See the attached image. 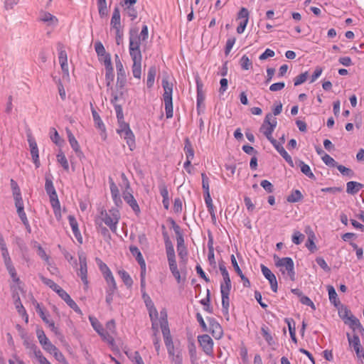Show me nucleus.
Listing matches in <instances>:
<instances>
[{
	"instance_id": "57",
	"label": "nucleus",
	"mask_w": 364,
	"mask_h": 364,
	"mask_svg": "<svg viewBox=\"0 0 364 364\" xmlns=\"http://www.w3.org/2000/svg\"><path fill=\"white\" fill-rule=\"evenodd\" d=\"M168 222H169L171 224V228H173L176 235L183 234L181 227L175 222L173 219L170 218L168 219Z\"/></svg>"
},
{
	"instance_id": "54",
	"label": "nucleus",
	"mask_w": 364,
	"mask_h": 364,
	"mask_svg": "<svg viewBox=\"0 0 364 364\" xmlns=\"http://www.w3.org/2000/svg\"><path fill=\"white\" fill-rule=\"evenodd\" d=\"M336 168L344 176H348L350 177H353L354 175V172L350 168H346V166H344L343 165L337 164Z\"/></svg>"
},
{
	"instance_id": "42",
	"label": "nucleus",
	"mask_w": 364,
	"mask_h": 364,
	"mask_svg": "<svg viewBox=\"0 0 364 364\" xmlns=\"http://www.w3.org/2000/svg\"><path fill=\"white\" fill-rule=\"evenodd\" d=\"M118 274L119 275L120 278L124 282V284L127 286L128 287H130L132 284L133 281L131 278L130 275L124 269H120L118 271Z\"/></svg>"
},
{
	"instance_id": "27",
	"label": "nucleus",
	"mask_w": 364,
	"mask_h": 364,
	"mask_svg": "<svg viewBox=\"0 0 364 364\" xmlns=\"http://www.w3.org/2000/svg\"><path fill=\"white\" fill-rule=\"evenodd\" d=\"M58 296L74 311L76 312L80 311V309L77 304L71 299L70 295L64 289L60 291Z\"/></svg>"
},
{
	"instance_id": "30",
	"label": "nucleus",
	"mask_w": 364,
	"mask_h": 364,
	"mask_svg": "<svg viewBox=\"0 0 364 364\" xmlns=\"http://www.w3.org/2000/svg\"><path fill=\"white\" fill-rule=\"evenodd\" d=\"M17 213L23 225H27V216L24 211L23 201L18 200L15 202Z\"/></svg>"
},
{
	"instance_id": "19",
	"label": "nucleus",
	"mask_w": 364,
	"mask_h": 364,
	"mask_svg": "<svg viewBox=\"0 0 364 364\" xmlns=\"http://www.w3.org/2000/svg\"><path fill=\"white\" fill-rule=\"evenodd\" d=\"M110 26L115 31H123V26L121 24L120 11L117 7H115L113 11Z\"/></svg>"
},
{
	"instance_id": "41",
	"label": "nucleus",
	"mask_w": 364,
	"mask_h": 364,
	"mask_svg": "<svg viewBox=\"0 0 364 364\" xmlns=\"http://www.w3.org/2000/svg\"><path fill=\"white\" fill-rule=\"evenodd\" d=\"M45 190L47 194H53V192H56L53 183L52 176L50 174L46 175Z\"/></svg>"
},
{
	"instance_id": "60",
	"label": "nucleus",
	"mask_w": 364,
	"mask_h": 364,
	"mask_svg": "<svg viewBox=\"0 0 364 364\" xmlns=\"http://www.w3.org/2000/svg\"><path fill=\"white\" fill-rule=\"evenodd\" d=\"M235 38H230L226 41L225 48V55H228L232 50L235 43Z\"/></svg>"
},
{
	"instance_id": "52",
	"label": "nucleus",
	"mask_w": 364,
	"mask_h": 364,
	"mask_svg": "<svg viewBox=\"0 0 364 364\" xmlns=\"http://www.w3.org/2000/svg\"><path fill=\"white\" fill-rule=\"evenodd\" d=\"M305 235L299 231H295L292 235L291 240L294 244L299 245L303 242Z\"/></svg>"
},
{
	"instance_id": "34",
	"label": "nucleus",
	"mask_w": 364,
	"mask_h": 364,
	"mask_svg": "<svg viewBox=\"0 0 364 364\" xmlns=\"http://www.w3.org/2000/svg\"><path fill=\"white\" fill-rule=\"evenodd\" d=\"M156 75V68L154 65L149 68L147 73L146 85L148 88H151L154 83L155 77Z\"/></svg>"
},
{
	"instance_id": "38",
	"label": "nucleus",
	"mask_w": 364,
	"mask_h": 364,
	"mask_svg": "<svg viewBox=\"0 0 364 364\" xmlns=\"http://www.w3.org/2000/svg\"><path fill=\"white\" fill-rule=\"evenodd\" d=\"M65 131H66L68 141H69V143H70L71 147L77 154L78 152H80V150H79L80 147H79V144H78L77 140L75 139L74 135L73 134V133L68 128H66Z\"/></svg>"
},
{
	"instance_id": "13",
	"label": "nucleus",
	"mask_w": 364,
	"mask_h": 364,
	"mask_svg": "<svg viewBox=\"0 0 364 364\" xmlns=\"http://www.w3.org/2000/svg\"><path fill=\"white\" fill-rule=\"evenodd\" d=\"M28 142L30 147V152L32 157L33 162L35 164L36 168H39L41 166L38 154V148L36 140L33 138L31 134L28 135Z\"/></svg>"
},
{
	"instance_id": "1",
	"label": "nucleus",
	"mask_w": 364,
	"mask_h": 364,
	"mask_svg": "<svg viewBox=\"0 0 364 364\" xmlns=\"http://www.w3.org/2000/svg\"><path fill=\"white\" fill-rule=\"evenodd\" d=\"M181 260L178 265L177 264L175 252H167V259L169 269L178 284L186 281L188 260V252H179L178 254Z\"/></svg>"
},
{
	"instance_id": "10",
	"label": "nucleus",
	"mask_w": 364,
	"mask_h": 364,
	"mask_svg": "<svg viewBox=\"0 0 364 364\" xmlns=\"http://www.w3.org/2000/svg\"><path fill=\"white\" fill-rule=\"evenodd\" d=\"M271 118H272V114H267L265 117L263 124L259 129V131L267 137L270 143L276 140L272 137V133L277 126L276 119H274L272 122H270Z\"/></svg>"
},
{
	"instance_id": "61",
	"label": "nucleus",
	"mask_w": 364,
	"mask_h": 364,
	"mask_svg": "<svg viewBox=\"0 0 364 364\" xmlns=\"http://www.w3.org/2000/svg\"><path fill=\"white\" fill-rule=\"evenodd\" d=\"M161 328L164 338H166V336H171L169 328L168 326L167 320H165L161 323Z\"/></svg>"
},
{
	"instance_id": "31",
	"label": "nucleus",
	"mask_w": 364,
	"mask_h": 364,
	"mask_svg": "<svg viewBox=\"0 0 364 364\" xmlns=\"http://www.w3.org/2000/svg\"><path fill=\"white\" fill-rule=\"evenodd\" d=\"M328 291L331 303L333 304L337 309H338L340 306H342L340 300L338 299V295L334 287L332 286H328Z\"/></svg>"
},
{
	"instance_id": "64",
	"label": "nucleus",
	"mask_w": 364,
	"mask_h": 364,
	"mask_svg": "<svg viewBox=\"0 0 364 364\" xmlns=\"http://www.w3.org/2000/svg\"><path fill=\"white\" fill-rule=\"evenodd\" d=\"M244 203H245V205L247 209V210L249 212H252L255 208V204L252 202V200L250 197L248 196H245L244 198Z\"/></svg>"
},
{
	"instance_id": "21",
	"label": "nucleus",
	"mask_w": 364,
	"mask_h": 364,
	"mask_svg": "<svg viewBox=\"0 0 364 364\" xmlns=\"http://www.w3.org/2000/svg\"><path fill=\"white\" fill-rule=\"evenodd\" d=\"M275 149L279 153V154L284 159V160L288 163V164L294 167V162L291 157V156L287 152V151L283 147L282 144L279 143L277 140L272 141L271 143Z\"/></svg>"
},
{
	"instance_id": "58",
	"label": "nucleus",
	"mask_w": 364,
	"mask_h": 364,
	"mask_svg": "<svg viewBox=\"0 0 364 364\" xmlns=\"http://www.w3.org/2000/svg\"><path fill=\"white\" fill-rule=\"evenodd\" d=\"M260 186L269 193L274 191L273 185L267 180H262L260 183Z\"/></svg>"
},
{
	"instance_id": "5",
	"label": "nucleus",
	"mask_w": 364,
	"mask_h": 364,
	"mask_svg": "<svg viewBox=\"0 0 364 364\" xmlns=\"http://www.w3.org/2000/svg\"><path fill=\"white\" fill-rule=\"evenodd\" d=\"M161 85L164 89L163 99L165 106L166 117L170 119L173 117V84L170 83L167 78H163Z\"/></svg>"
},
{
	"instance_id": "56",
	"label": "nucleus",
	"mask_w": 364,
	"mask_h": 364,
	"mask_svg": "<svg viewBox=\"0 0 364 364\" xmlns=\"http://www.w3.org/2000/svg\"><path fill=\"white\" fill-rule=\"evenodd\" d=\"M237 18L241 19V21H248V20H249L248 10L245 7L241 8V9L240 10V11L237 14Z\"/></svg>"
},
{
	"instance_id": "35",
	"label": "nucleus",
	"mask_w": 364,
	"mask_h": 364,
	"mask_svg": "<svg viewBox=\"0 0 364 364\" xmlns=\"http://www.w3.org/2000/svg\"><path fill=\"white\" fill-rule=\"evenodd\" d=\"M41 279L43 284L48 286L50 289H52L58 294H60V291L63 290V289L58 284L55 283L52 279H48L43 276L41 277Z\"/></svg>"
},
{
	"instance_id": "29",
	"label": "nucleus",
	"mask_w": 364,
	"mask_h": 364,
	"mask_svg": "<svg viewBox=\"0 0 364 364\" xmlns=\"http://www.w3.org/2000/svg\"><path fill=\"white\" fill-rule=\"evenodd\" d=\"M363 184L356 181H349L346 183V192L348 194L355 195L363 188Z\"/></svg>"
},
{
	"instance_id": "24",
	"label": "nucleus",
	"mask_w": 364,
	"mask_h": 364,
	"mask_svg": "<svg viewBox=\"0 0 364 364\" xmlns=\"http://www.w3.org/2000/svg\"><path fill=\"white\" fill-rule=\"evenodd\" d=\"M133 61L132 71L135 78L140 79L141 75V60L142 57L131 58Z\"/></svg>"
},
{
	"instance_id": "40",
	"label": "nucleus",
	"mask_w": 364,
	"mask_h": 364,
	"mask_svg": "<svg viewBox=\"0 0 364 364\" xmlns=\"http://www.w3.org/2000/svg\"><path fill=\"white\" fill-rule=\"evenodd\" d=\"M303 199V195L299 190H294L291 191V194L287 198L289 203H296Z\"/></svg>"
},
{
	"instance_id": "8",
	"label": "nucleus",
	"mask_w": 364,
	"mask_h": 364,
	"mask_svg": "<svg viewBox=\"0 0 364 364\" xmlns=\"http://www.w3.org/2000/svg\"><path fill=\"white\" fill-rule=\"evenodd\" d=\"M341 307V309L340 307L338 308V314L341 318L347 320L345 321V323H348L354 329H358L360 333L364 332V328L359 320L353 316L346 307H343V306Z\"/></svg>"
},
{
	"instance_id": "37",
	"label": "nucleus",
	"mask_w": 364,
	"mask_h": 364,
	"mask_svg": "<svg viewBox=\"0 0 364 364\" xmlns=\"http://www.w3.org/2000/svg\"><path fill=\"white\" fill-rule=\"evenodd\" d=\"M105 68V80L107 82V85H109L110 83L114 80V68L112 66V63L109 65H104Z\"/></svg>"
},
{
	"instance_id": "43",
	"label": "nucleus",
	"mask_w": 364,
	"mask_h": 364,
	"mask_svg": "<svg viewBox=\"0 0 364 364\" xmlns=\"http://www.w3.org/2000/svg\"><path fill=\"white\" fill-rule=\"evenodd\" d=\"M97 6L99 14L101 17H104L107 15L108 10L106 0H97Z\"/></svg>"
},
{
	"instance_id": "18",
	"label": "nucleus",
	"mask_w": 364,
	"mask_h": 364,
	"mask_svg": "<svg viewBox=\"0 0 364 364\" xmlns=\"http://www.w3.org/2000/svg\"><path fill=\"white\" fill-rule=\"evenodd\" d=\"M209 331L215 339H220L223 334L221 326L214 319L209 318Z\"/></svg>"
},
{
	"instance_id": "32",
	"label": "nucleus",
	"mask_w": 364,
	"mask_h": 364,
	"mask_svg": "<svg viewBox=\"0 0 364 364\" xmlns=\"http://www.w3.org/2000/svg\"><path fill=\"white\" fill-rule=\"evenodd\" d=\"M184 152L186 154V159L193 160L194 158V149L191 141L188 138H186L184 140Z\"/></svg>"
},
{
	"instance_id": "51",
	"label": "nucleus",
	"mask_w": 364,
	"mask_h": 364,
	"mask_svg": "<svg viewBox=\"0 0 364 364\" xmlns=\"http://www.w3.org/2000/svg\"><path fill=\"white\" fill-rule=\"evenodd\" d=\"M57 159L58 163L61 164L65 170H68L69 165L68 160L63 153L60 152L57 155Z\"/></svg>"
},
{
	"instance_id": "4",
	"label": "nucleus",
	"mask_w": 364,
	"mask_h": 364,
	"mask_svg": "<svg viewBox=\"0 0 364 364\" xmlns=\"http://www.w3.org/2000/svg\"><path fill=\"white\" fill-rule=\"evenodd\" d=\"M274 262L276 267L279 268V270L282 274L287 275V277H288L292 282H294L296 280L294 264L291 258H280L277 255H274Z\"/></svg>"
},
{
	"instance_id": "44",
	"label": "nucleus",
	"mask_w": 364,
	"mask_h": 364,
	"mask_svg": "<svg viewBox=\"0 0 364 364\" xmlns=\"http://www.w3.org/2000/svg\"><path fill=\"white\" fill-rule=\"evenodd\" d=\"M58 59L59 63L68 62L67 53L65 50L64 46L61 43H58Z\"/></svg>"
},
{
	"instance_id": "20",
	"label": "nucleus",
	"mask_w": 364,
	"mask_h": 364,
	"mask_svg": "<svg viewBox=\"0 0 364 364\" xmlns=\"http://www.w3.org/2000/svg\"><path fill=\"white\" fill-rule=\"evenodd\" d=\"M92 118L96 128L98 129L100 132L101 139L105 140L107 138L105 126L99 114L95 110H92Z\"/></svg>"
},
{
	"instance_id": "36",
	"label": "nucleus",
	"mask_w": 364,
	"mask_h": 364,
	"mask_svg": "<svg viewBox=\"0 0 364 364\" xmlns=\"http://www.w3.org/2000/svg\"><path fill=\"white\" fill-rule=\"evenodd\" d=\"M38 313L39 314L41 318H42V320L48 325L49 328H50V330L52 331H53L55 333H58V329L57 328L55 327V323L52 320H49L47 316H46L45 313L43 312V311L38 308V310H37Z\"/></svg>"
},
{
	"instance_id": "14",
	"label": "nucleus",
	"mask_w": 364,
	"mask_h": 364,
	"mask_svg": "<svg viewBox=\"0 0 364 364\" xmlns=\"http://www.w3.org/2000/svg\"><path fill=\"white\" fill-rule=\"evenodd\" d=\"M79 260H80V269L77 272V274L80 277L82 281L85 284L86 288L88 287V280L87 277V267L86 262V257L84 252H81L79 255Z\"/></svg>"
},
{
	"instance_id": "28",
	"label": "nucleus",
	"mask_w": 364,
	"mask_h": 364,
	"mask_svg": "<svg viewBox=\"0 0 364 364\" xmlns=\"http://www.w3.org/2000/svg\"><path fill=\"white\" fill-rule=\"evenodd\" d=\"M119 136L124 139L131 151L135 148V137L131 129L126 130Z\"/></svg>"
},
{
	"instance_id": "49",
	"label": "nucleus",
	"mask_w": 364,
	"mask_h": 364,
	"mask_svg": "<svg viewBox=\"0 0 364 364\" xmlns=\"http://www.w3.org/2000/svg\"><path fill=\"white\" fill-rule=\"evenodd\" d=\"M308 78V72H304L299 75H297L294 79V86H298L302 83H304Z\"/></svg>"
},
{
	"instance_id": "23",
	"label": "nucleus",
	"mask_w": 364,
	"mask_h": 364,
	"mask_svg": "<svg viewBox=\"0 0 364 364\" xmlns=\"http://www.w3.org/2000/svg\"><path fill=\"white\" fill-rule=\"evenodd\" d=\"M196 89H197V109H199V107L200 105L203 103L205 100V93L203 92V85L200 80V78L198 77L196 80Z\"/></svg>"
},
{
	"instance_id": "45",
	"label": "nucleus",
	"mask_w": 364,
	"mask_h": 364,
	"mask_svg": "<svg viewBox=\"0 0 364 364\" xmlns=\"http://www.w3.org/2000/svg\"><path fill=\"white\" fill-rule=\"evenodd\" d=\"M261 332L263 338L267 342L269 346H272L274 343V340L272 335L269 332V328L266 326H263L261 328Z\"/></svg>"
},
{
	"instance_id": "48",
	"label": "nucleus",
	"mask_w": 364,
	"mask_h": 364,
	"mask_svg": "<svg viewBox=\"0 0 364 364\" xmlns=\"http://www.w3.org/2000/svg\"><path fill=\"white\" fill-rule=\"evenodd\" d=\"M202 178V187L203 189L204 194L210 193V187H209V178L206 176L205 173H201Z\"/></svg>"
},
{
	"instance_id": "62",
	"label": "nucleus",
	"mask_w": 364,
	"mask_h": 364,
	"mask_svg": "<svg viewBox=\"0 0 364 364\" xmlns=\"http://www.w3.org/2000/svg\"><path fill=\"white\" fill-rule=\"evenodd\" d=\"M300 302L304 305L310 306L313 310L316 309V306L313 301L306 296H302L300 298Z\"/></svg>"
},
{
	"instance_id": "26",
	"label": "nucleus",
	"mask_w": 364,
	"mask_h": 364,
	"mask_svg": "<svg viewBox=\"0 0 364 364\" xmlns=\"http://www.w3.org/2000/svg\"><path fill=\"white\" fill-rule=\"evenodd\" d=\"M115 65H116V69L117 73V81H120L122 82L125 80L126 78V72L124 69L122 63L119 58V57L117 55H115Z\"/></svg>"
},
{
	"instance_id": "3",
	"label": "nucleus",
	"mask_w": 364,
	"mask_h": 364,
	"mask_svg": "<svg viewBox=\"0 0 364 364\" xmlns=\"http://www.w3.org/2000/svg\"><path fill=\"white\" fill-rule=\"evenodd\" d=\"M92 328L100 335L102 341L107 342L109 345H113L114 340L112 334L115 332V322L114 320H110L107 322L106 328H105L102 325L97 321V318H92Z\"/></svg>"
},
{
	"instance_id": "2",
	"label": "nucleus",
	"mask_w": 364,
	"mask_h": 364,
	"mask_svg": "<svg viewBox=\"0 0 364 364\" xmlns=\"http://www.w3.org/2000/svg\"><path fill=\"white\" fill-rule=\"evenodd\" d=\"M98 215L95 218V223L100 226L105 223L112 232H116L117 225L120 219L119 211L117 208H112L108 211L103 208L98 210Z\"/></svg>"
},
{
	"instance_id": "47",
	"label": "nucleus",
	"mask_w": 364,
	"mask_h": 364,
	"mask_svg": "<svg viewBox=\"0 0 364 364\" xmlns=\"http://www.w3.org/2000/svg\"><path fill=\"white\" fill-rule=\"evenodd\" d=\"M321 159L326 165L331 167H336L337 162L328 154H324Z\"/></svg>"
},
{
	"instance_id": "7",
	"label": "nucleus",
	"mask_w": 364,
	"mask_h": 364,
	"mask_svg": "<svg viewBox=\"0 0 364 364\" xmlns=\"http://www.w3.org/2000/svg\"><path fill=\"white\" fill-rule=\"evenodd\" d=\"M121 178L125 187V191L123 193V198L124 201L132 208L133 211L136 215H138L140 213V208L133 195L128 191L130 189L129 182L124 173H121Z\"/></svg>"
},
{
	"instance_id": "17",
	"label": "nucleus",
	"mask_w": 364,
	"mask_h": 364,
	"mask_svg": "<svg viewBox=\"0 0 364 364\" xmlns=\"http://www.w3.org/2000/svg\"><path fill=\"white\" fill-rule=\"evenodd\" d=\"M198 341L207 355H210L213 352V341L208 335L204 334L199 336Z\"/></svg>"
},
{
	"instance_id": "11",
	"label": "nucleus",
	"mask_w": 364,
	"mask_h": 364,
	"mask_svg": "<svg viewBox=\"0 0 364 364\" xmlns=\"http://www.w3.org/2000/svg\"><path fill=\"white\" fill-rule=\"evenodd\" d=\"M95 50L97 53V56L99 62L103 65H109L112 63L111 55L107 52L105 46L100 41H97L95 43Z\"/></svg>"
},
{
	"instance_id": "22",
	"label": "nucleus",
	"mask_w": 364,
	"mask_h": 364,
	"mask_svg": "<svg viewBox=\"0 0 364 364\" xmlns=\"http://www.w3.org/2000/svg\"><path fill=\"white\" fill-rule=\"evenodd\" d=\"M39 20L49 26H55L58 22V18L55 16L46 11L41 12Z\"/></svg>"
},
{
	"instance_id": "59",
	"label": "nucleus",
	"mask_w": 364,
	"mask_h": 364,
	"mask_svg": "<svg viewBox=\"0 0 364 364\" xmlns=\"http://www.w3.org/2000/svg\"><path fill=\"white\" fill-rule=\"evenodd\" d=\"M159 189L161 196H162L163 199L168 198V191L166 185L165 183H161L159 185Z\"/></svg>"
},
{
	"instance_id": "16",
	"label": "nucleus",
	"mask_w": 364,
	"mask_h": 364,
	"mask_svg": "<svg viewBox=\"0 0 364 364\" xmlns=\"http://www.w3.org/2000/svg\"><path fill=\"white\" fill-rule=\"evenodd\" d=\"M112 198L117 207H121L122 200L120 197L119 191L113 178L109 176L108 178Z\"/></svg>"
},
{
	"instance_id": "55",
	"label": "nucleus",
	"mask_w": 364,
	"mask_h": 364,
	"mask_svg": "<svg viewBox=\"0 0 364 364\" xmlns=\"http://www.w3.org/2000/svg\"><path fill=\"white\" fill-rule=\"evenodd\" d=\"M136 254V260L138 262L140 265L141 272H146V262L143 258V256L141 252H135Z\"/></svg>"
},
{
	"instance_id": "50",
	"label": "nucleus",
	"mask_w": 364,
	"mask_h": 364,
	"mask_svg": "<svg viewBox=\"0 0 364 364\" xmlns=\"http://www.w3.org/2000/svg\"><path fill=\"white\" fill-rule=\"evenodd\" d=\"M222 297V311L223 313L228 314V310L230 307L229 295H221Z\"/></svg>"
},
{
	"instance_id": "63",
	"label": "nucleus",
	"mask_w": 364,
	"mask_h": 364,
	"mask_svg": "<svg viewBox=\"0 0 364 364\" xmlns=\"http://www.w3.org/2000/svg\"><path fill=\"white\" fill-rule=\"evenodd\" d=\"M275 55L274 53V51L269 49V48H267L264 52L261 54L259 57V60H266L267 58H272L274 57Z\"/></svg>"
},
{
	"instance_id": "9",
	"label": "nucleus",
	"mask_w": 364,
	"mask_h": 364,
	"mask_svg": "<svg viewBox=\"0 0 364 364\" xmlns=\"http://www.w3.org/2000/svg\"><path fill=\"white\" fill-rule=\"evenodd\" d=\"M95 261L107 283L109 286V291L112 293L117 289V284L110 269L107 264L99 258H96Z\"/></svg>"
},
{
	"instance_id": "15",
	"label": "nucleus",
	"mask_w": 364,
	"mask_h": 364,
	"mask_svg": "<svg viewBox=\"0 0 364 364\" xmlns=\"http://www.w3.org/2000/svg\"><path fill=\"white\" fill-rule=\"evenodd\" d=\"M36 336L40 344L46 351L49 352L55 350V346L49 341L42 329L38 328L36 330Z\"/></svg>"
},
{
	"instance_id": "6",
	"label": "nucleus",
	"mask_w": 364,
	"mask_h": 364,
	"mask_svg": "<svg viewBox=\"0 0 364 364\" xmlns=\"http://www.w3.org/2000/svg\"><path fill=\"white\" fill-rule=\"evenodd\" d=\"M129 52L131 58L142 57L140 45L143 41L138 36V28H131L129 32Z\"/></svg>"
},
{
	"instance_id": "33",
	"label": "nucleus",
	"mask_w": 364,
	"mask_h": 364,
	"mask_svg": "<svg viewBox=\"0 0 364 364\" xmlns=\"http://www.w3.org/2000/svg\"><path fill=\"white\" fill-rule=\"evenodd\" d=\"M298 166L300 167L301 171L311 179L316 180V176L311 170L310 166L302 161H299Z\"/></svg>"
},
{
	"instance_id": "46",
	"label": "nucleus",
	"mask_w": 364,
	"mask_h": 364,
	"mask_svg": "<svg viewBox=\"0 0 364 364\" xmlns=\"http://www.w3.org/2000/svg\"><path fill=\"white\" fill-rule=\"evenodd\" d=\"M147 309H148V311H149V316H150L151 321H152V326H154V322H156L157 318H158V311L156 309V307L154 306V304L152 305L151 307V306H148Z\"/></svg>"
},
{
	"instance_id": "39",
	"label": "nucleus",
	"mask_w": 364,
	"mask_h": 364,
	"mask_svg": "<svg viewBox=\"0 0 364 364\" xmlns=\"http://www.w3.org/2000/svg\"><path fill=\"white\" fill-rule=\"evenodd\" d=\"M68 220L75 236L77 237L78 240H80V239L81 240L82 238L80 237L77 223L75 218L73 215H70L68 216Z\"/></svg>"
},
{
	"instance_id": "53",
	"label": "nucleus",
	"mask_w": 364,
	"mask_h": 364,
	"mask_svg": "<svg viewBox=\"0 0 364 364\" xmlns=\"http://www.w3.org/2000/svg\"><path fill=\"white\" fill-rule=\"evenodd\" d=\"M240 65L243 70H247L252 65V62L247 55H243L240 59Z\"/></svg>"
},
{
	"instance_id": "12",
	"label": "nucleus",
	"mask_w": 364,
	"mask_h": 364,
	"mask_svg": "<svg viewBox=\"0 0 364 364\" xmlns=\"http://www.w3.org/2000/svg\"><path fill=\"white\" fill-rule=\"evenodd\" d=\"M261 271L264 277L269 281L271 289L273 292H277L278 284L276 276L272 271L265 265H260Z\"/></svg>"
},
{
	"instance_id": "25",
	"label": "nucleus",
	"mask_w": 364,
	"mask_h": 364,
	"mask_svg": "<svg viewBox=\"0 0 364 364\" xmlns=\"http://www.w3.org/2000/svg\"><path fill=\"white\" fill-rule=\"evenodd\" d=\"M348 340L350 346H352L358 357L360 356V353L363 351V348L360 345V341L358 336L353 335L352 337L348 333Z\"/></svg>"
}]
</instances>
